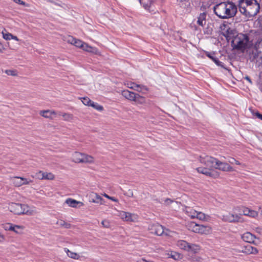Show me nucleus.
Here are the masks:
<instances>
[{
	"instance_id": "35",
	"label": "nucleus",
	"mask_w": 262,
	"mask_h": 262,
	"mask_svg": "<svg viewBox=\"0 0 262 262\" xmlns=\"http://www.w3.org/2000/svg\"><path fill=\"white\" fill-rule=\"evenodd\" d=\"M90 106L93 107V108L99 111H102L103 110V107L102 106L98 104L97 103H95L93 101H92V103H91Z\"/></svg>"
},
{
	"instance_id": "51",
	"label": "nucleus",
	"mask_w": 262,
	"mask_h": 262,
	"mask_svg": "<svg viewBox=\"0 0 262 262\" xmlns=\"http://www.w3.org/2000/svg\"><path fill=\"white\" fill-rule=\"evenodd\" d=\"M13 1L18 4V5H24V6H26V3L25 2L21 1V0H13Z\"/></svg>"
},
{
	"instance_id": "28",
	"label": "nucleus",
	"mask_w": 262,
	"mask_h": 262,
	"mask_svg": "<svg viewBox=\"0 0 262 262\" xmlns=\"http://www.w3.org/2000/svg\"><path fill=\"white\" fill-rule=\"evenodd\" d=\"M39 114L45 118H50L51 117L52 115H55L56 112L55 111L50 110L41 111Z\"/></svg>"
},
{
	"instance_id": "34",
	"label": "nucleus",
	"mask_w": 262,
	"mask_h": 262,
	"mask_svg": "<svg viewBox=\"0 0 262 262\" xmlns=\"http://www.w3.org/2000/svg\"><path fill=\"white\" fill-rule=\"evenodd\" d=\"M3 38L6 40H10L12 38V34L8 32L6 29L3 30L2 32Z\"/></svg>"
},
{
	"instance_id": "22",
	"label": "nucleus",
	"mask_w": 262,
	"mask_h": 262,
	"mask_svg": "<svg viewBox=\"0 0 262 262\" xmlns=\"http://www.w3.org/2000/svg\"><path fill=\"white\" fill-rule=\"evenodd\" d=\"M66 203L70 207H76L77 205L79 204L81 206L83 205V203L81 202L77 201L72 199H68L66 201Z\"/></svg>"
},
{
	"instance_id": "45",
	"label": "nucleus",
	"mask_w": 262,
	"mask_h": 262,
	"mask_svg": "<svg viewBox=\"0 0 262 262\" xmlns=\"http://www.w3.org/2000/svg\"><path fill=\"white\" fill-rule=\"evenodd\" d=\"M202 259L200 256H194L191 258V262H202Z\"/></svg>"
},
{
	"instance_id": "40",
	"label": "nucleus",
	"mask_w": 262,
	"mask_h": 262,
	"mask_svg": "<svg viewBox=\"0 0 262 262\" xmlns=\"http://www.w3.org/2000/svg\"><path fill=\"white\" fill-rule=\"evenodd\" d=\"M196 218L200 220L204 221L206 220V215L202 212L198 211Z\"/></svg>"
},
{
	"instance_id": "15",
	"label": "nucleus",
	"mask_w": 262,
	"mask_h": 262,
	"mask_svg": "<svg viewBox=\"0 0 262 262\" xmlns=\"http://www.w3.org/2000/svg\"><path fill=\"white\" fill-rule=\"evenodd\" d=\"M197 171L201 173L204 174L207 176L210 177H214V173L212 171V169L209 168L208 167H198L196 168Z\"/></svg>"
},
{
	"instance_id": "14",
	"label": "nucleus",
	"mask_w": 262,
	"mask_h": 262,
	"mask_svg": "<svg viewBox=\"0 0 262 262\" xmlns=\"http://www.w3.org/2000/svg\"><path fill=\"white\" fill-rule=\"evenodd\" d=\"M211 228L209 226H205L198 224L196 233L209 234L211 233Z\"/></svg>"
},
{
	"instance_id": "44",
	"label": "nucleus",
	"mask_w": 262,
	"mask_h": 262,
	"mask_svg": "<svg viewBox=\"0 0 262 262\" xmlns=\"http://www.w3.org/2000/svg\"><path fill=\"white\" fill-rule=\"evenodd\" d=\"M228 162L232 164H236V165H241V163L239 161L236 160L234 158H232V157H230L228 159Z\"/></svg>"
},
{
	"instance_id": "19",
	"label": "nucleus",
	"mask_w": 262,
	"mask_h": 262,
	"mask_svg": "<svg viewBox=\"0 0 262 262\" xmlns=\"http://www.w3.org/2000/svg\"><path fill=\"white\" fill-rule=\"evenodd\" d=\"M136 93L133 92H130L127 90H123L121 92V95L125 98L126 99L133 101L135 97Z\"/></svg>"
},
{
	"instance_id": "48",
	"label": "nucleus",
	"mask_w": 262,
	"mask_h": 262,
	"mask_svg": "<svg viewBox=\"0 0 262 262\" xmlns=\"http://www.w3.org/2000/svg\"><path fill=\"white\" fill-rule=\"evenodd\" d=\"M251 254H256L258 252V250L257 249V248L252 247L251 246Z\"/></svg>"
},
{
	"instance_id": "20",
	"label": "nucleus",
	"mask_w": 262,
	"mask_h": 262,
	"mask_svg": "<svg viewBox=\"0 0 262 262\" xmlns=\"http://www.w3.org/2000/svg\"><path fill=\"white\" fill-rule=\"evenodd\" d=\"M241 212L244 215L251 217H255L257 215V213L256 211L246 207L242 208Z\"/></svg>"
},
{
	"instance_id": "30",
	"label": "nucleus",
	"mask_w": 262,
	"mask_h": 262,
	"mask_svg": "<svg viewBox=\"0 0 262 262\" xmlns=\"http://www.w3.org/2000/svg\"><path fill=\"white\" fill-rule=\"evenodd\" d=\"M198 224L194 222H190L187 223V228L189 230H190L194 233H196Z\"/></svg>"
},
{
	"instance_id": "2",
	"label": "nucleus",
	"mask_w": 262,
	"mask_h": 262,
	"mask_svg": "<svg viewBox=\"0 0 262 262\" xmlns=\"http://www.w3.org/2000/svg\"><path fill=\"white\" fill-rule=\"evenodd\" d=\"M238 7L240 12L248 18L255 16L260 9L256 0H239Z\"/></svg>"
},
{
	"instance_id": "38",
	"label": "nucleus",
	"mask_w": 262,
	"mask_h": 262,
	"mask_svg": "<svg viewBox=\"0 0 262 262\" xmlns=\"http://www.w3.org/2000/svg\"><path fill=\"white\" fill-rule=\"evenodd\" d=\"M54 179V176L51 172H44L43 180H52Z\"/></svg>"
},
{
	"instance_id": "25",
	"label": "nucleus",
	"mask_w": 262,
	"mask_h": 262,
	"mask_svg": "<svg viewBox=\"0 0 262 262\" xmlns=\"http://www.w3.org/2000/svg\"><path fill=\"white\" fill-rule=\"evenodd\" d=\"M206 15L205 13H202L200 14L197 20V24L199 25L204 27L206 24Z\"/></svg>"
},
{
	"instance_id": "58",
	"label": "nucleus",
	"mask_w": 262,
	"mask_h": 262,
	"mask_svg": "<svg viewBox=\"0 0 262 262\" xmlns=\"http://www.w3.org/2000/svg\"><path fill=\"white\" fill-rule=\"evenodd\" d=\"M171 257L173 258V259H176V258L174 257V256L173 255H171Z\"/></svg>"
},
{
	"instance_id": "16",
	"label": "nucleus",
	"mask_w": 262,
	"mask_h": 262,
	"mask_svg": "<svg viewBox=\"0 0 262 262\" xmlns=\"http://www.w3.org/2000/svg\"><path fill=\"white\" fill-rule=\"evenodd\" d=\"M224 219L229 222H241V217L238 215L230 213L224 215Z\"/></svg>"
},
{
	"instance_id": "8",
	"label": "nucleus",
	"mask_w": 262,
	"mask_h": 262,
	"mask_svg": "<svg viewBox=\"0 0 262 262\" xmlns=\"http://www.w3.org/2000/svg\"><path fill=\"white\" fill-rule=\"evenodd\" d=\"M151 233L156 234L158 236H161L163 234L166 235H169V230L165 229L162 225L159 224H155L151 225L149 228Z\"/></svg>"
},
{
	"instance_id": "31",
	"label": "nucleus",
	"mask_w": 262,
	"mask_h": 262,
	"mask_svg": "<svg viewBox=\"0 0 262 262\" xmlns=\"http://www.w3.org/2000/svg\"><path fill=\"white\" fill-rule=\"evenodd\" d=\"M154 0H139L140 3L146 9H148L151 5Z\"/></svg>"
},
{
	"instance_id": "3",
	"label": "nucleus",
	"mask_w": 262,
	"mask_h": 262,
	"mask_svg": "<svg viewBox=\"0 0 262 262\" xmlns=\"http://www.w3.org/2000/svg\"><path fill=\"white\" fill-rule=\"evenodd\" d=\"M231 45L234 49L245 50L250 45L248 35L242 33L237 34L231 40Z\"/></svg>"
},
{
	"instance_id": "52",
	"label": "nucleus",
	"mask_w": 262,
	"mask_h": 262,
	"mask_svg": "<svg viewBox=\"0 0 262 262\" xmlns=\"http://www.w3.org/2000/svg\"><path fill=\"white\" fill-rule=\"evenodd\" d=\"M126 195L129 197H133L134 196L133 192L130 190H128Z\"/></svg>"
},
{
	"instance_id": "1",
	"label": "nucleus",
	"mask_w": 262,
	"mask_h": 262,
	"mask_svg": "<svg viewBox=\"0 0 262 262\" xmlns=\"http://www.w3.org/2000/svg\"><path fill=\"white\" fill-rule=\"evenodd\" d=\"M214 13L220 18L227 19L234 17L237 13L236 6L232 2H226L216 5Z\"/></svg>"
},
{
	"instance_id": "24",
	"label": "nucleus",
	"mask_w": 262,
	"mask_h": 262,
	"mask_svg": "<svg viewBox=\"0 0 262 262\" xmlns=\"http://www.w3.org/2000/svg\"><path fill=\"white\" fill-rule=\"evenodd\" d=\"M129 88L134 89L135 91H137L138 92H141L142 90H145L148 91V89L146 86L143 85H139L135 84L134 83H133L132 84V86H128Z\"/></svg>"
},
{
	"instance_id": "21",
	"label": "nucleus",
	"mask_w": 262,
	"mask_h": 262,
	"mask_svg": "<svg viewBox=\"0 0 262 262\" xmlns=\"http://www.w3.org/2000/svg\"><path fill=\"white\" fill-rule=\"evenodd\" d=\"M119 216L123 220L126 221H132V214L129 212L120 211L119 214Z\"/></svg>"
},
{
	"instance_id": "56",
	"label": "nucleus",
	"mask_w": 262,
	"mask_h": 262,
	"mask_svg": "<svg viewBox=\"0 0 262 262\" xmlns=\"http://www.w3.org/2000/svg\"><path fill=\"white\" fill-rule=\"evenodd\" d=\"M11 39H14L17 41L18 40V38H17V37L16 36H13V35H12Z\"/></svg>"
},
{
	"instance_id": "17",
	"label": "nucleus",
	"mask_w": 262,
	"mask_h": 262,
	"mask_svg": "<svg viewBox=\"0 0 262 262\" xmlns=\"http://www.w3.org/2000/svg\"><path fill=\"white\" fill-rule=\"evenodd\" d=\"M67 41L72 45H74L75 46L80 48L81 49L84 43V42L82 41L81 40L73 38L72 36H69L68 38Z\"/></svg>"
},
{
	"instance_id": "47",
	"label": "nucleus",
	"mask_w": 262,
	"mask_h": 262,
	"mask_svg": "<svg viewBox=\"0 0 262 262\" xmlns=\"http://www.w3.org/2000/svg\"><path fill=\"white\" fill-rule=\"evenodd\" d=\"M101 224L105 228H109L110 227V223L108 221L104 220L101 222Z\"/></svg>"
},
{
	"instance_id": "46",
	"label": "nucleus",
	"mask_w": 262,
	"mask_h": 262,
	"mask_svg": "<svg viewBox=\"0 0 262 262\" xmlns=\"http://www.w3.org/2000/svg\"><path fill=\"white\" fill-rule=\"evenodd\" d=\"M13 228V225L10 223L7 224L4 226L5 230H12Z\"/></svg>"
},
{
	"instance_id": "54",
	"label": "nucleus",
	"mask_w": 262,
	"mask_h": 262,
	"mask_svg": "<svg viewBox=\"0 0 262 262\" xmlns=\"http://www.w3.org/2000/svg\"><path fill=\"white\" fill-rule=\"evenodd\" d=\"M110 200H111L115 202H118V199H117L116 198H115L114 197H112V196L110 197Z\"/></svg>"
},
{
	"instance_id": "41",
	"label": "nucleus",
	"mask_w": 262,
	"mask_h": 262,
	"mask_svg": "<svg viewBox=\"0 0 262 262\" xmlns=\"http://www.w3.org/2000/svg\"><path fill=\"white\" fill-rule=\"evenodd\" d=\"M5 73L8 75L15 76L17 75V72L14 70H6Z\"/></svg>"
},
{
	"instance_id": "18",
	"label": "nucleus",
	"mask_w": 262,
	"mask_h": 262,
	"mask_svg": "<svg viewBox=\"0 0 262 262\" xmlns=\"http://www.w3.org/2000/svg\"><path fill=\"white\" fill-rule=\"evenodd\" d=\"M242 238L243 240L247 243H253L255 237L250 232H246L243 234Z\"/></svg>"
},
{
	"instance_id": "27",
	"label": "nucleus",
	"mask_w": 262,
	"mask_h": 262,
	"mask_svg": "<svg viewBox=\"0 0 262 262\" xmlns=\"http://www.w3.org/2000/svg\"><path fill=\"white\" fill-rule=\"evenodd\" d=\"M185 212L186 214L192 219L196 218V214L198 211L193 210L190 207H186Z\"/></svg>"
},
{
	"instance_id": "13",
	"label": "nucleus",
	"mask_w": 262,
	"mask_h": 262,
	"mask_svg": "<svg viewBox=\"0 0 262 262\" xmlns=\"http://www.w3.org/2000/svg\"><path fill=\"white\" fill-rule=\"evenodd\" d=\"M89 201L90 202L100 203V204H103L104 203V201L103 198L98 193L93 192L90 193L89 194Z\"/></svg>"
},
{
	"instance_id": "32",
	"label": "nucleus",
	"mask_w": 262,
	"mask_h": 262,
	"mask_svg": "<svg viewBox=\"0 0 262 262\" xmlns=\"http://www.w3.org/2000/svg\"><path fill=\"white\" fill-rule=\"evenodd\" d=\"M59 115L62 116L64 121H71L73 119V116L71 114L60 113Z\"/></svg>"
},
{
	"instance_id": "49",
	"label": "nucleus",
	"mask_w": 262,
	"mask_h": 262,
	"mask_svg": "<svg viewBox=\"0 0 262 262\" xmlns=\"http://www.w3.org/2000/svg\"><path fill=\"white\" fill-rule=\"evenodd\" d=\"M173 202H174V201L170 199H166L164 200V204L165 205H169Z\"/></svg>"
},
{
	"instance_id": "33",
	"label": "nucleus",
	"mask_w": 262,
	"mask_h": 262,
	"mask_svg": "<svg viewBox=\"0 0 262 262\" xmlns=\"http://www.w3.org/2000/svg\"><path fill=\"white\" fill-rule=\"evenodd\" d=\"M56 224L60 226V227H64L66 229L70 228L71 227V225L70 224L64 221L61 220L58 221Z\"/></svg>"
},
{
	"instance_id": "55",
	"label": "nucleus",
	"mask_w": 262,
	"mask_h": 262,
	"mask_svg": "<svg viewBox=\"0 0 262 262\" xmlns=\"http://www.w3.org/2000/svg\"><path fill=\"white\" fill-rule=\"evenodd\" d=\"M245 79H246L248 81H249L250 83H252L251 80L249 76L245 77Z\"/></svg>"
},
{
	"instance_id": "36",
	"label": "nucleus",
	"mask_w": 262,
	"mask_h": 262,
	"mask_svg": "<svg viewBox=\"0 0 262 262\" xmlns=\"http://www.w3.org/2000/svg\"><path fill=\"white\" fill-rule=\"evenodd\" d=\"M251 245H248L247 246H244L242 248V250L240 251L241 252L246 254H251Z\"/></svg>"
},
{
	"instance_id": "5",
	"label": "nucleus",
	"mask_w": 262,
	"mask_h": 262,
	"mask_svg": "<svg viewBox=\"0 0 262 262\" xmlns=\"http://www.w3.org/2000/svg\"><path fill=\"white\" fill-rule=\"evenodd\" d=\"M177 246L182 250L194 254L199 253L201 250L200 245L195 244H190L184 240H179L177 242Z\"/></svg>"
},
{
	"instance_id": "26",
	"label": "nucleus",
	"mask_w": 262,
	"mask_h": 262,
	"mask_svg": "<svg viewBox=\"0 0 262 262\" xmlns=\"http://www.w3.org/2000/svg\"><path fill=\"white\" fill-rule=\"evenodd\" d=\"M206 55L210 59H211L217 66L224 68V63L220 61L216 57L213 56L210 53L208 52L206 53Z\"/></svg>"
},
{
	"instance_id": "57",
	"label": "nucleus",
	"mask_w": 262,
	"mask_h": 262,
	"mask_svg": "<svg viewBox=\"0 0 262 262\" xmlns=\"http://www.w3.org/2000/svg\"><path fill=\"white\" fill-rule=\"evenodd\" d=\"M103 195L104 196H105V198H107L108 199H110V198L111 197L110 196H109L108 195H107V194H106L105 193L103 194Z\"/></svg>"
},
{
	"instance_id": "50",
	"label": "nucleus",
	"mask_w": 262,
	"mask_h": 262,
	"mask_svg": "<svg viewBox=\"0 0 262 262\" xmlns=\"http://www.w3.org/2000/svg\"><path fill=\"white\" fill-rule=\"evenodd\" d=\"M253 114L257 118L262 120V114H260L258 112L255 113L252 112Z\"/></svg>"
},
{
	"instance_id": "11",
	"label": "nucleus",
	"mask_w": 262,
	"mask_h": 262,
	"mask_svg": "<svg viewBox=\"0 0 262 262\" xmlns=\"http://www.w3.org/2000/svg\"><path fill=\"white\" fill-rule=\"evenodd\" d=\"M179 7L184 12L190 13L191 10V5L189 0H178Z\"/></svg>"
},
{
	"instance_id": "39",
	"label": "nucleus",
	"mask_w": 262,
	"mask_h": 262,
	"mask_svg": "<svg viewBox=\"0 0 262 262\" xmlns=\"http://www.w3.org/2000/svg\"><path fill=\"white\" fill-rule=\"evenodd\" d=\"M13 227L11 231H13L16 233H20L24 228L23 226L18 225H13Z\"/></svg>"
},
{
	"instance_id": "43",
	"label": "nucleus",
	"mask_w": 262,
	"mask_h": 262,
	"mask_svg": "<svg viewBox=\"0 0 262 262\" xmlns=\"http://www.w3.org/2000/svg\"><path fill=\"white\" fill-rule=\"evenodd\" d=\"M44 172L42 171H39L38 172L36 173L35 176L33 177H35L36 178L39 180H43Z\"/></svg>"
},
{
	"instance_id": "7",
	"label": "nucleus",
	"mask_w": 262,
	"mask_h": 262,
	"mask_svg": "<svg viewBox=\"0 0 262 262\" xmlns=\"http://www.w3.org/2000/svg\"><path fill=\"white\" fill-rule=\"evenodd\" d=\"M217 159L209 156H201L200 157V161L206 167L211 169L215 168Z\"/></svg>"
},
{
	"instance_id": "37",
	"label": "nucleus",
	"mask_w": 262,
	"mask_h": 262,
	"mask_svg": "<svg viewBox=\"0 0 262 262\" xmlns=\"http://www.w3.org/2000/svg\"><path fill=\"white\" fill-rule=\"evenodd\" d=\"M81 49L85 51L89 52H93L94 50L92 47L89 46L88 44L85 42L83 43Z\"/></svg>"
},
{
	"instance_id": "10",
	"label": "nucleus",
	"mask_w": 262,
	"mask_h": 262,
	"mask_svg": "<svg viewBox=\"0 0 262 262\" xmlns=\"http://www.w3.org/2000/svg\"><path fill=\"white\" fill-rule=\"evenodd\" d=\"M11 182L16 187H20L22 185H28L32 182V180H28V179L19 177H14L11 178Z\"/></svg>"
},
{
	"instance_id": "23",
	"label": "nucleus",
	"mask_w": 262,
	"mask_h": 262,
	"mask_svg": "<svg viewBox=\"0 0 262 262\" xmlns=\"http://www.w3.org/2000/svg\"><path fill=\"white\" fill-rule=\"evenodd\" d=\"M133 101H135L137 104H143L145 103L146 99L144 97L136 93Z\"/></svg>"
},
{
	"instance_id": "12",
	"label": "nucleus",
	"mask_w": 262,
	"mask_h": 262,
	"mask_svg": "<svg viewBox=\"0 0 262 262\" xmlns=\"http://www.w3.org/2000/svg\"><path fill=\"white\" fill-rule=\"evenodd\" d=\"M215 169H217L223 171H232L233 168L230 166L228 163L222 162L219 160L216 163Z\"/></svg>"
},
{
	"instance_id": "9",
	"label": "nucleus",
	"mask_w": 262,
	"mask_h": 262,
	"mask_svg": "<svg viewBox=\"0 0 262 262\" xmlns=\"http://www.w3.org/2000/svg\"><path fill=\"white\" fill-rule=\"evenodd\" d=\"M225 28L222 30V34L226 38L227 40L229 42L233 39L237 34L236 31L233 29L224 26Z\"/></svg>"
},
{
	"instance_id": "4",
	"label": "nucleus",
	"mask_w": 262,
	"mask_h": 262,
	"mask_svg": "<svg viewBox=\"0 0 262 262\" xmlns=\"http://www.w3.org/2000/svg\"><path fill=\"white\" fill-rule=\"evenodd\" d=\"M9 209L11 212L18 215L25 214L31 215L35 213V210L30 208L28 205L19 203H11L9 206Z\"/></svg>"
},
{
	"instance_id": "42",
	"label": "nucleus",
	"mask_w": 262,
	"mask_h": 262,
	"mask_svg": "<svg viewBox=\"0 0 262 262\" xmlns=\"http://www.w3.org/2000/svg\"><path fill=\"white\" fill-rule=\"evenodd\" d=\"M92 101L88 97L82 98V102L85 105L90 106Z\"/></svg>"
},
{
	"instance_id": "29",
	"label": "nucleus",
	"mask_w": 262,
	"mask_h": 262,
	"mask_svg": "<svg viewBox=\"0 0 262 262\" xmlns=\"http://www.w3.org/2000/svg\"><path fill=\"white\" fill-rule=\"evenodd\" d=\"M64 251L67 253L68 256L71 258L78 259L80 257L77 253L73 252L66 248L64 249Z\"/></svg>"
},
{
	"instance_id": "53",
	"label": "nucleus",
	"mask_w": 262,
	"mask_h": 262,
	"mask_svg": "<svg viewBox=\"0 0 262 262\" xmlns=\"http://www.w3.org/2000/svg\"><path fill=\"white\" fill-rule=\"evenodd\" d=\"M137 262H154V261H148V260H146L144 258H141V259L138 260Z\"/></svg>"
},
{
	"instance_id": "6",
	"label": "nucleus",
	"mask_w": 262,
	"mask_h": 262,
	"mask_svg": "<svg viewBox=\"0 0 262 262\" xmlns=\"http://www.w3.org/2000/svg\"><path fill=\"white\" fill-rule=\"evenodd\" d=\"M72 160L75 163H93L94 162V159L92 156L77 151L72 154Z\"/></svg>"
}]
</instances>
